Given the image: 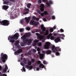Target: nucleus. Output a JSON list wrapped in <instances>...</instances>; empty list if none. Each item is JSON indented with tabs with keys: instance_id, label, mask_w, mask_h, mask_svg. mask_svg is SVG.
I'll list each match as a JSON object with an SVG mask.
<instances>
[{
	"instance_id": "obj_2",
	"label": "nucleus",
	"mask_w": 76,
	"mask_h": 76,
	"mask_svg": "<svg viewBox=\"0 0 76 76\" xmlns=\"http://www.w3.org/2000/svg\"><path fill=\"white\" fill-rule=\"evenodd\" d=\"M31 18L30 17H25V18H24V20H25L26 23H27L28 24L29 23V24L31 25H34L35 26L38 25V24H39V23L38 22L34 21L33 20H31L30 22H29Z\"/></svg>"
},
{
	"instance_id": "obj_30",
	"label": "nucleus",
	"mask_w": 76,
	"mask_h": 76,
	"mask_svg": "<svg viewBox=\"0 0 76 76\" xmlns=\"http://www.w3.org/2000/svg\"><path fill=\"white\" fill-rule=\"evenodd\" d=\"M24 31V29L23 28H21L19 29V31L21 32Z\"/></svg>"
},
{
	"instance_id": "obj_55",
	"label": "nucleus",
	"mask_w": 76,
	"mask_h": 76,
	"mask_svg": "<svg viewBox=\"0 0 76 76\" xmlns=\"http://www.w3.org/2000/svg\"><path fill=\"white\" fill-rule=\"evenodd\" d=\"M39 68H37V71H39Z\"/></svg>"
},
{
	"instance_id": "obj_33",
	"label": "nucleus",
	"mask_w": 76,
	"mask_h": 76,
	"mask_svg": "<svg viewBox=\"0 0 76 76\" xmlns=\"http://www.w3.org/2000/svg\"><path fill=\"white\" fill-rule=\"evenodd\" d=\"M50 32L52 33V32H53V28H51L50 29Z\"/></svg>"
},
{
	"instance_id": "obj_4",
	"label": "nucleus",
	"mask_w": 76,
	"mask_h": 76,
	"mask_svg": "<svg viewBox=\"0 0 76 76\" xmlns=\"http://www.w3.org/2000/svg\"><path fill=\"white\" fill-rule=\"evenodd\" d=\"M21 39L23 40V42L22 43H27L28 45H31V41H32L33 39H28L26 38L24 36L21 37Z\"/></svg>"
},
{
	"instance_id": "obj_50",
	"label": "nucleus",
	"mask_w": 76,
	"mask_h": 76,
	"mask_svg": "<svg viewBox=\"0 0 76 76\" xmlns=\"http://www.w3.org/2000/svg\"><path fill=\"white\" fill-rule=\"evenodd\" d=\"M33 20H35L36 21H39V18H37V19H33Z\"/></svg>"
},
{
	"instance_id": "obj_16",
	"label": "nucleus",
	"mask_w": 76,
	"mask_h": 76,
	"mask_svg": "<svg viewBox=\"0 0 76 76\" xmlns=\"http://www.w3.org/2000/svg\"><path fill=\"white\" fill-rule=\"evenodd\" d=\"M59 41H60V37H58L57 38H55V43H58Z\"/></svg>"
},
{
	"instance_id": "obj_14",
	"label": "nucleus",
	"mask_w": 76,
	"mask_h": 76,
	"mask_svg": "<svg viewBox=\"0 0 76 76\" xmlns=\"http://www.w3.org/2000/svg\"><path fill=\"white\" fill-rule=\"evenodd\" d=\"M52 4V1L50 0L49 1V2L46 3V6L48 7H49L50 6V4Z\"/></svg>"
},
{
	"instance_id": "obj_56",
	"label": "nucleus",
	"mask_w": 76,
	"mask_h": 76,
	"mask_svg": "<svg viewBox=\"0 0 76 76\" xmlns=\"http://www.w3.org/2000/svg\"><path fill=\"white\" fill-rule=\"evenodd\" d=\"M42 53H43V54H45V51H42Z\"/></svg>"
},
{
	"instance_id": "obj_48",
	"label": "nucleus",
	"mask_w": 76,
	"mask_h": 76,
	"mask_svg": "<svg viewBox=\"0 0 76 76\" xmlns=\"http://www.w3.org/2000/svg\"><path fill=\"white\" fill-rule=\"evenodd\" d=\"M37 64H39L41 63V62H40V61H38L37 62Z\"/></svg>"
},
{
	"instance_id": "obj_17",
	"label": "nucleus",
	"mask_w": 76,
	"mask_h": 76,
	"mask_svg": "<svg viewBox=\"0 0 76 76\" xmlns=\"http://www.w3.org/2000/svg\"><path fill=\"white\" fill-rule=\"evenodd\" d=\"M38 42H39V40L35 39L34 40L33 43V46H36V45H37V43H38Z\"/></svg>"
},
{
	"instance_id": "obj_25",
	"label": "nucleus",
	"mask_w": 76,
	"mask_h": 76,
	"mask_svg": "<svg viewBox=\"0 0 76 76\" xmlns=\"http://www.w3.org/2000/svg\"><path fill=\"white\" fill-rule=\"evenodd\" d=\"M31 4L28 3L27 5V8H30V7L31 6Z\"/></svg>"
},
{
	"instance_id": "obj_23",
	"label": "nucleus",
	"mask_w": 76,
	"mask_h": 76,
	"mask_svg": "<svg viewBox=\"0 0 76 76\" xmlns=\"http://www.w3.org/2000/svg\"><path fill=\"white\" fill-rule=\"evenodd\" d=\"M26 43H27L21 42V46L23 47L26 46Z\"/></svg>"
},
{
	"instance_id": "obj_10",
	"label": "nucleus",
	"mask_w": 76,
	"mask_h": 76,
	"mask_svg": "<svg viewBox=\"0 0 76 76\" xmlns=\"http://www.w3.org/2000/svg\"><path fill=\"white\" fill-rule=\"evenodd\" d=\"M21 52H22V49L21 48L19 49L14 52V55H19V54L21 53Z\"/></svg>"
},
{
	"instance_id": "obj_32",
	"label": "nucleus",
	"mask_w": 76,
	"mask_h": 76,
	"mask_svg": "<svg viewBox=\"0 0 76 76\" xmlns=\"http://www.w3.org/2000/svg\"><path fill=\"white\" fill-rule=\"evenodd\" d=\"M9 1H10L11 2H12V3H15V1L16 0H9Z\"/></svg>"
},
{
	"instance_id": "obj_12",
	"label": "nucleus",
	"mask_w": 76,
	"mask_h": 76,
	"mask_svg": "<svg viewBox=\"0 0 76 76\" xmlns=\"http://www.w3.org/2000/svg\"><path fill=\"white\" fill-rule=\"evenodd\" d=\"M40 11H41V12H42L44 11L45 9V6L44 5V4H40Z\"/></svg>"
},
{
	"instance_id": "obj_26",
	"label": "nucleus",
	"mask_w": 76,
	"mask_h": 76,
	"mask_svg": "<svg viewBox=\"0 0 76 76\" xmlns=\"http://www.w3.org/2000/svg\"><path fill=\"white\" fill-rule=\"evenodd\" d=\"M31 52L29 51V52H28L27 53H26V55L27 56L30 55H31Z\"/></svg>"
},
{
	"instance_id": "obj_18",
	"label": "nucleus",
	"mask_w": 76,
	"mask_h": 76,
	"mask_svg": "<svg viewBox=\"0 0 76 76\" xmlns=\"http://www.w3.org/2000/svg\"><path fill=\"white\" fill-rule=\"evenodd\" d=\"M47 38L48 39H51L52 40H54V38L53 36H50L48 35V36L47 37Z\"/></svg>"
},
{
	"instance_id": "obj_21",
	"label": "nucleus",
	"mask_w": 76,
	"mask_h": 76,
	"mask_svg": "<svg viewBox=\"0 0 76 76\" xmlns=\"http://www.w3.org/2000/svg\"><path fill=\"white\" fill-rule=\"evenodd\" d=\"M39 67L43 69L45 67V65H44L42 64H39Z\"/></svg>"
},
{
	"instance_id": "obj_19",
	"label": "nucleus",
	"mask_w": 76,
	"mask_h": 76,
	"mask_svg": "<svg viewBox=\"0 0 76 76\" xmlns=\"http://www.w3.org/2000/svg\"><path fill=\"white\" fill-rule=\"evenodd\" d=\"M10 1L8 0H6L4 1V4H6L8 5V4H9Z\"/></svg>"
},
{
	"instance_id": "obj_39",
	"label": "nucleus",
	"mask_w": 76,
	"mask_h": 76,
	"mask_svg": "<svg viewBox=\"0 0 76 76\" xmlns=\"http://www.w3.org/2000/svg\"><path fill=\"white\" fill-rule=\"evenodd\" d=\"M42 3V0H39L38 1V3L39 4H41Z\"/></svg>"
},
{
	"instance_id": "obj_51",
	"label": "nucleus",
	"mask_w": 76,
	"mask_h": 76,
	"mask_svg": "<svg viewBox=\"0 0 76 76\" xmlns=\"http://www.w3.org/2000/svg\"><path fill=\"white\" fill-rule=\"evenodd\" d=\"M20 64H21V65L22 66H24V64H23V63H21Z\"/></svg>"
},
{
	"instance_id": "obj_47",
	"label": "nucleus",
	"mask_w": 76,
	"mask_h": 76,
	"mask_svg": "<svg viewBox=\"0 0 76 76\" xmlns=\"http://www.w3.org/2000/svg\"><path fill=\"white\" fill-rule=\"evenodd\" d=\"M37 12L38 13H39V14H40V13H41V12H40V11L39 10H38L37 11Z\"/></svg>"
},
{
	"instance_id": "obj_22",
	"label": "nucleus",
	"mask_w": 76,
	"mask_h": 76,
	"mask_svg": "<svg viewBox=\"0 0 76 76\" xmlns=\"http://www.w3.org/2000/svg\"><path fill=\"white\" fill-rule=\"evenodd\" d=\"M31 36V34L30 33H28L26 34V37H29Z\"/></svg>"
},
{
	"instance_id": "obj_6",
	"label": "nucleus",
	"mask_w": 76,
	"mask_h": 76,
	"mask_svg": "<svg viewBox=\"0 0 76 76\" xmlns=\"http://www.w3.org/2000/svg\"><path fill=\"white\" fill-rule=\"evenodd\" d=\"M0 23L4 26H8L9 25V21L7 20H4L0 21Z\"/></svg>"
},
{
	"instance_id": "obj_62",
	"label": "nucleus",
	"mask_w": 76,
	"mask_h": 76,
	"mask_svg": "<svg viewBox=\"0 0 76 76\" xmlns=\"http://www.w3.org/2000/svg\"><path fill=\"white\" fill-rule=\"evenodd\" d=\"M54 35L56 36V33H55L54 34Z\"/></svg>"
},
{
	"instance_id": "obj_43",
	"label": "nucleus",
	"mask_w": 76,
	"mask_h": 76,
	"mask_svg": "<svg viewBox=\"0 0 76 76\" xmlns=\"http://www.w3.org/2000/svg\"><path fill=\"white\" fill-rule=\"evenodd\" d=\"M22 70H23V71L25 72L26 71V70H25V68L24 67H22Z\"/></svg>"
},
{
	"instance_id": "obj_9",
	"label": "nucleus",
	"mask_w": 76,
	"mask_h": 76,
	"mask_svg": "<svg viewBox=\"0 0 76 76\" xmlns=\"http://www.w3.org/2000/svg\"><path fill=\"white\" fill-rule=\"evenodd\" d=\"M50 43L48 42H47L45 43V45L44 46L45 49H48L50 48Z\"/></svg>"
},
{
	"instance_id": "obj_24",
	"label": "nucleus",
	"mask_w": 76,
	"mask_h": 76,
	"mask_svg": "<svg viewBox=\"0 0 76 76\" xmlns=\"http://www.w3.org/2000/svg\"><path fill=\"white\" fill-rule=\"evenodd\" d=\"M60 37L61 38V39L64 40V34H62L61 35H60Z\"/></svg>"
},
{
	"instance_id": "obj_5",
	"label": "nucleus",
	"mask_w": 76,
	"mask_h": 76,
	"mask_svg": "<svg viewBox=\"0 0 76 76\" xmlns=\"http://www.w3.org/2000/svg\"><path fill=\"white\" fill-rule=\"evenodd\" d=\"M8 58V56L7 55L5 54H4L3 53H1V59L2 60V62L5 63L6 62V60Z\"/></svg>"
},
{
	"instance_id": "obj_38",
	"label": "nucleus",
	"mask_w": 76,
	"mask_h": 76,
	"mask_svg": "<svg viewBox=\"0 0 76 76\" xmlns=\"http://www.w3.org/2000/svg\"><path fill=\"white\" fill-rule=\"evenodd\" d=\"M43 64H47V62L45 61H43Z\"/></svg>"
},
{
	"instance_id": "obj_54",
	"label": "nucleus",
	"mask_w": 76,
	"mask_h": 76,
	"mask_svg": "<svg viewBox=\"0 0 76 76\" xmlns=\"http://www.w3.org/2000/svg\"><path fill=\"white\" fill-rule=\"evenodd\" d=\"M52 29H56V26H54L53 27V28H52Z\"/></svg>"
},
{
	"instance_id": "obj_53",
	"label": "nucleus",
	"mask_w": 76,
	"mask_h": 76,
	"mask_svg": "<svg viewBox=\"0 0 76 76\" xmlns=\"http://www.w3.org/2000/svg\"><path fill=\"white\" fill-rule=\"evenodd\" d=\"M47 0H42V1L43 2H47Z\"/></svg>"
},
{
	"instance_id": "obj_20",
	"label": "nucleus",
	"mask_w": 76,
	"mask_h": 76,
	"mask_svg": "<svg viewBox=\"0 0 76 76\" xmlns=\"http://www.w3.org/2000/svg\"><path fill=\"white\" fill-rule=\"evenodd\" d=\"M52 53L51 51V50H47L46 51V53L48 55H50L51 54V53Z\"/></svg>"
},
{
	"instance_id": "obj_15",
	"label": "nucleus",
	"mask_w": 76,
	"mask_h": 76,
	"mask_svg": "<svg viewBox=\"0 0 76 76\" xmlns=\"http://www.w3.org/2000/svg\"><path fill=\"white\" fill-rule=\"evenodd\" d=\"M9 6L6 5H4L3 7H2V9L5 10H7L8 8H9Z\"/></svg>"
},
{
	"instance_id": "obj_58",
	"label": "nucleus",
	"mask_w": 76,
	"mask_h": 76,
	"mask_svg": "<svg viewBox=\"0 0 76 76\" xmlns=\"http://www.w3.org/2000/svg\"><path fill=\"white\" fill-rule=\"evenodd\" d=\"M45 42V40H42V42Z\"/></svg>"
},
{
	"instance_id": "obj_49",
	"label": "nucleus",
	"mask_w": 76,
	"mask_h": 76,
	"mask_svg": "<svg viewBox=\"0 0 76 76\" xmlns=\"http://www.w3.org/2000/svg\"><path fill=\"white\" fill-rule=\"evenodd\" d=\"M37 51H40V48H38L37 49Z\"/></svg>"
},
{
	"instance_id": "obj_44",
	"label": "nucleus",
	"mask_w": 76,
	"mask_h": 76,
	"mask_svg": "<svg viewBox=\"0 0 76 76\" xmlns=\"http://www.w3.org/2000/svg\"><path fill=\"white\" fill-rule=\"evenodd\" d=\"M52 19L54 20L55 19V17L54 16H52Z\"/></svg>"
},
{
	"instance_id": "obj_46",
	"label": "nucleus",
	"mask_w": 76,
	"mask_h": 76,
	"mask_svg": "<svg viewBox=\"0 0 76 76\" xmlns=\"http://www.w3.org/2000/svg\"><path fill=\"white\" fill-rule=\"evenodd\" d=\"M26 59H24V61H23V62H24V63H25V64H26Z\"/></svg>"
},
{
	"instance_id": "obj_13",
	"label": "nucleus",
	"mask_w": 76,
	"mask_h": 76,
	"mask_svg": "<svg viewBox=\"0 0 76 76\" xmlns=\"http://www.w3.org/2000/svg\"><path fill=\"white\" fill-rule=\"evenodd\" d=\"M38 54L39 55V58L41 59H43L44 58V56L45 55V54L40 53V51H38Z\"/></svg>"
},
{
	"instance_id": "obj_59",
	"label": "nucleus",
	"mask_w": 76,
	"mask_h": 76,
	"mask_svg": "<svg viewBox=\"0 0 76 76\" xmlns=\"http://www.w3.org/2000/svg\"><path fill=\"white\" fill-rule=\"evenodd\" d=\"M23 59V58L22 57L20 58V60H22Z\"/></svg>"
},
{
	"instance_id": "obj_11",
	"label": "nucleus",
	"mask_w": 76,
	"mask_h": 76,
	"mask_svg": "<svg viewBox=\"0 0 76 76\" xmlns=\"http://www.w3.org/2000/svg\"><path fill=\"white\" fill-rule=\"evenodd\" d=\"M36 35L37 36V38L39 39V40H42L43 39V36L40 35L38 33H36Z\"/></svg>"
},
{
	"instance_id": "obj_8",
	"label": "nucleus",
	"mask_w": 76,
	"mask_h": 76,
	"mask_svg": "<svg viewBox=\"0 0 76 76\" xmlns=\"http://www.w3.org/2000/svg\"><path fill=\"white\" fill-rule=\"evenodd\" d=\"M31 63H32V62H31V61H28V64L26 65V68L27 69H29L31 70V69H32V66H31Z\"/></svg>"
},
{
	"instance_id": "obj_29",
	"label": "nucleus",
	"mask_w": 76,
	"mask_h": 76,
	"mask_svg": "<svg viewBox=\"0 0 76 76\" xmlns=\"http://www.w3.org/2000/svg\"><path fill=\"white\" fill-rule=\"evenodd\" d=\"M37 45L39 46H42V43L41 42H39L37 43Z\"/></svg>"
},
{
	"instance_id": "obj_28",
	"label": "nucleus",
	"mask_w": 76,
	"mask_h": 76,
	"mask_svg": "<svg viewBox=\"0 0 76 76\" xmlns=\"http://www.w3.org/2000/svg\"><path fill=\"white\" fill-rule=\"evenodd\" d=\"M43 14H44L45 15H46L48 14V12L46 11H44V13H43Z\"/></svg>"
},
{
	"instance_id": "obj_1",
	"label": "nucleus",
	"mask_w": 76,
	"mask_h": 76,
	"mask_svg": "<svg viewBox=\"0 0 76 76\" xmlns=\"http://www.w3.org/2000/svg\"><path fill=\"white\" fill-rule=\"evenodd\" d=\"M19 37V33H16L15 34H14L13 36H10L8 37V40H10V42L12 43H14L15 42V44H14V45H19V41L17 40L15 42V40H14V39L17 40L18 39V37Z\"/></svg>"
},
{
	"instance_id": "obj_41",
	"label": "nucleus",
	"mask_w": 76,
	"mask_h": 76,
	"mask_svg": "<svg viewBox=\"0 0 76 76\" xmlns=\"http://www.w3.org/2000/svg\"><path fill=\"white\" fill-rule=\"evenodd\" d=\"M40 14V15H41V16H42V17H43L44 16V15L45 14H43V13H40V14Z\"/></svg>"
},
{
	"instance_id": "obj_36",
	"label": "nucleus",
	"mask_w": 76,
	"mask_h": 76,
	"mask_svg": "<svg viewBox=\"0 0 76 76\" xmlns=\"http://www.w3.org/2000/svg\"><path fill=\"white\" fill-rule=\"evenodd\" d=\"M34 61H35V60H34V59H31V62H32V63H33L34 62Z\"/></svg>"
},
{
	"instance_id": "obj_3",
	"label": "nucleus",
	"mask_w": 76,
	"mask_h": 76,
	"mask_svg": "<svg viewBox=\"0 0 76 76\" xmlns=\"http://www.w3.org/2000/svg\"><path fill=\"white\" fill-rule=\"evenodd\" d=\"M52 50L53 51V52L55 53L56 56H59V53L57 52V51H61V49L58 47H55L54 45H52Z\"/></svg>"
},
{
	"instance_id": "obj_7",
	"label": "nucleus",
	"mask_w": 76,
	"mask_h": 76,
	"mask_svg": "<svg viewBox=\"0 0 76 76\" xmlns=\"http://www.w3.org/2000/svg\"><path fill=\"white\" fill-rule=\"evenodd\" d=\"M41 27L42 31H45V35L46 36L48 35V34H49V31L48 30H46V28H45V27H44V25H41Z\"/></svg>"
},
{
	"instance_id": "obj_45",
	"label": "nucleus",
	"mask_w": 76,
	"mask_h": 76,
	"mask_svg": "<svg viewBox=\"0 0 76 76\" xmlns=\"http://www.w3.org/2000/svg\"><path fill=\"white\" fill-rule=\"evenodd\" d=\"M43 21H44V22H46L47 21V19L45 18H43Z\"/></svg>"
},
{
	"instance_id": "obj_31",
	"label": "nucleus",
	"mask_w": 76,
	"mask_h": 76,
	"mask_svg": "<svg viewBox=\"0 0 76 76\" xmlns=\"http://www.w3.org/2000/svg\"><path fill=\"white\" fill-rule=\"evenodd\" d=\"M20 23L21 24H23L24 23V20H20Z\"/></svg>"
},
{
	"instance_id": "obj_27",
	"label": "nucleus",
	"mask_w": 76,
	"mask_h": 76,
	"mask_svg": "<svg viewBox=\"0 0 76 76\" xmlns=\"http://www.w3.org/2000/svg\"><path fill=\"white\" fill-rule=\"evenodd\" d=\"M28 13H29V12L28 11L24 12H23V15H26L27 14H28Z\"/></svg>"
},
{
	"instance_id": "obj_61",
	"label": "nucleus",
	"mask_w": 76,
	"mask_h": 76,
	"mask_svg": "<svg viewBox=\"0 0 76 76\" xmlns=\"http://www.w3.org/2000/svg\"><path fill=\"white\" fill-rule=\"evenodd\" d=\"M40 33H41V34H43V32L42 31L41 32H40Z\"/></svg>"
},
{
	"instance_id": "obj_34",
	"label": "nucleus",
	"mask_w": 76,
	"mask_h": 76,
	"mask_svg": "<svg viewBox=\"0 0 76 76\" xmlns=\"http://www.w3.org/2000/svg\"><path fill=\"white\" fill-rule=\"evenodd\" d=\"M26 30H27V31H29L30 30V28L29 27H27L26 28Z\"/></svg>"
},
{
	"instance_id": "obj_37",
	"label": "nucleus",
	"mask_w": 76,
	"mask_h": 76,
	"mask_svg": "<svg viewBox=\"0 0 76 76\" xmlns=\"http://www.w3.org/2000/svg\"><path fill=\"white\" fill-rule=\"evenodd\" d=\"M37 18H36V17H35L34 16H32V19L33 20H35Z\"/></svg>"
},
{
	"instance_id": "obj_57",
	"label": "nucleus",
	"mask_w": 76,
	"mask_h": 76,
	"mask_svg": "<svg viewBox=\"0 0 76 76\" xmlns=\"http://www.w3.org/2000/svg\"><path fill=\"white\" fill-rule=\"evenodd\" d=\"M16 46H17V48H19V45H16Z\"/></svg>"
},
{
	"instance_id": "obj_63",
	"label": "nucleus",
	"mask_w": 76,
	"mask_h": 76,
	"mask_svg": "<svg viewBox=\"0 0 76 76\" xmlns=\"http://www.w3.org/2000/svg\"><path fill=\"white\" fill-rule=\"evenodd\" d=\"M9 69L8 70V71H7V73H9Z\"/></svg>"
},
{
	"instance_id": "obj_60",
	"label": "nucleus",
	"mask_w": 76,
	"mask_h": 76,
	"mask_svg": "<svg viewBox=\"0 0 76 76\" xmlns=\"http://www.w3.org/2000/svg\"><path fill=\"white\" fill-rule=\"evenodd\" d=\"M34 48H35V49H37V48H37V47H34Z\"/></svg>"
},
{
	"instance_id": "obj_64",
	"label": "nucleus",
	"mask_w": 76,
	"mask_h": 76,
	"mask_svg": "<svg viewBox=\"0 0 76 76\" xmlns=\"http://www.w3.org/2000/svg\"><path fill=\"white\" fill-rule=\"evenodd\" d=\"M38 31V30L37 29H36V32H37Z\"/></svg>"
},
{
	"instance_id": "obj_42",
	"label": "nucleus",
	"mask_w": 76,
	"mask_h": 76,
	"mask_svg": "<svg viewBox=\"0 0 76 76\" xmlns=\"http://www.w3.org/2000/svg\"><path fill=\"white\" fill-rule=\"evenodd\" d=\"M32 51L34 53H36V50L33 49H32Z\"/></svg>"
},
{
	"instance_id": "obj_52",
	"label": "nucleus",
	"mask_w": 76,
	"mask_h": 76,
	"mask_svg": "<svg viewBox=\"0 0 76 76\" xmlns=\"http://www.w3.org/2000/svg\"><path fill=\"white\" fill-rule=\"evenodd\" d=\"M52 35V34L51 33H50V34H49V35H48V36H49L50 37H52L51 36Z\"/></svg>"
},
{
	"instance_id": "obj_35",
	"label": "nucleus",
	"mask_w": 76,
	"mask_h": 76,
	"mask_svg": "<svg viewBox=\"0 0 76 76\" xmlns=\"http://www.w3.org/2000/svg\"><path fill=\"white\" fill-rule=\"evenodd\" d=\"M24 11H29V9H28V8H26L25 9H24Z\"/></svg>"
},
{
	"instance_id": "obj_40",
	"label": "nucleus",
	"mask_w": 76,
	"mask_h": 76,
	"mask_svg": "<svg viewBox=\"0 0 76 76\" xmlns=\"http://www.w3.org/2000/svg\"><path fill=\"white\" fill-rule=\"evenodd\" d=\"M60 32L62 33L64 32V30L62 29H61L60 30Z\"/></svg>"
}]
</instances>
